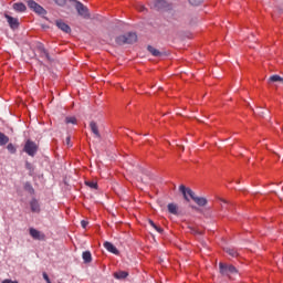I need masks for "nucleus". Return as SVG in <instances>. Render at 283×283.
Returning <instances> with one entry per match:
<instances>
[{"label":"nucleus","mask_w":283,"mask_h":283,"mask_svg":"<svg viewBox=\"0 0 283 283\" xmlns=\"http://www.w3.org/2000/svg\"><path fill=\"white\" fill-rule=\"evenodd\" d=\"M151 177L149 175H145V177H140V182H144V185H149V180Z\"/></svg>","instance_id":"obj_29"},{"label":"nucleus","mask_w":283,"mask_h":283,"mask_svg":"<svg viewBox=\"0 0 283 283\" xmlns=\"http://www.w3.org/2000/svg\"><path fill=\"white\" fill-rule=\"evenodd\" d=\"M190 6H200L205 0H188Z\"/></svg>","instance_id":"obj_31"},{"label":"nucleus","mask_w":283,"mask_h":283,"mask_svg":"<svg viewBox=\"0 0 283 283\" xmlns=\"http://www.w3.org/2000/svg\"><path fill=\"white\" fill-rule=\"evenodd\" d=\"M24 189H25V191H28L29 193H34V188L31 186V184L30 182H27L25 185H24Z\"/></svg>","instance_id":"obj_26"},{"label":"nucleus","mask_w":283,"mask_h":283,"mask_svg":"<svg viewBox=\"0 0 283 283\" xmlns=\"http://www.w3.org/2000/svg\"><path fill=\"white\" fill-rule=\"evenodd\" d=\"M86 187H90V189H98V184L94 180L85 181Z\"/></svg>","instance_id":"obj_24"},{"label":"nucleus","mask_w":283,"mask_h":283,"mask_svg":"<svg viewBox=\"0 0 283 283\" xmlns=\"http://www.w3.org/2000/svg\"><path fill=\"white\" fill-rule=\"evenodd\" d=\"M75 9L80 17L83 19H90V9L85 7L82 2L75 1Z\"/></svg>","instance_id":"obj_4"},{"label":"nucleus","mask_w":283,"mask_h":283,"mask_svg":"<svg viewBox=\"0 0 283 283\" xmlns=\"http://www.w3.org/2000/svg\"><path fill=\"white\" fill-rule=\"evenodd\" d=\"M8 143H10V137L3 133H0V146L8 145Z\"/></svg>","instance_id":"obj_20"},{"label":"nucleus","mask_w":283,"mask_h":283,"mask_svg":"<svg viewBox=\"0 0 283 283\" xmlns=\"http://www.w3.org/2000/svg\"><path fill=\"white\" fill-rule=\"evenodd\" d=\"M23 151H25V154H28V156H31L33 158V156H36V153L39 151V145H36V143L28 139L24 144Z\"/></svg>","instance_id":"obj_2"},{"label":"nucleus","mask_w":283,"mask_h":283,"mask_svg":"<svg viewBox=\"0 0 283 283\" xmlns=\"http://www.w3.org/2000/svg\"><path fill=\"white\" fill-rule=\"evenodd\" d=\"M140 10H142V11H143V10H145V7H142V9H140Z\"/></svg>","instance_id":"obj_39"},{"label":"nucleus","mask_w":283,"mask_h":283,"mask_svg":"<svg viewBox=\"0 0 283 283\" xmlns=\"http://www.w3.org/2000/svg\"><path fill=\"white\" fill-rule=\"evenodd\" d=\"M30 208L32 213H41V205H39V200L32 199L30 201Z\"/></svg>","instance_id":"obj_10"},{"label":"nucleus","mask_w":283,"mask_h":283,"mask_svg":"<svg viewBox=\"0 0 283 283\" xmlns=\"http://www.w3.org/2000/svg\"><path fill=\"white\" fill-rule=\"evenodd\" d=\"M87 224H90V222L85 221V220H82L81 221V227L82 229H87Z\"/></svg>","instance_id":"obj_33"},{"label":"nucleus","mask_w":283,"mask_h":283,"mask_svg":"<svg viewBox=\"0 0 283 283\" xmlns=\"http://www.w3.org/2000/svg\"><path fill=\"white\" fill-rule=\"evenodd\" d=\"M70 137H66V139H65V144L67 145V147H72V145L70 144Z\"/></svg>","instance_id":"obj_36"},{"label":"nucleus","mask_w":283,"mask_h":283,"mask_svg":"<svg viewBox=\"0 0 283 283\" xmlns=\"http://www.w3.org/2000/svg\"><path fill=\"white\" fill-rule=\"evenodd\" d=\"M13 10H15V12H25L27 8L23 2H18L13 4Z\"/></svg>","instance_id":"obj_15"},{"label":"nucleus","mask_w":283,"mask_h":283,"mask_svg":"<svg viewBox=\"0 0 283 283\" xmlns=\"http://www.w3.org/2000/svg\"><path fill=\"white\" fill-rule=\"evenodd\" d=\"M4 18L7 19L11 30H17V28H19V19L12 18V15H9L8 13L4 14Z\"/></svg>","instance_id":"obj_8"},{"label":"nucleus","mask_w":283,"mask_h":283,"mask_svg":"<svg viewBox=\"0 0 283 283\" xmlns=\"http://www.w3.org/2000/svg\"><path fill=\"white\" fill-rule=\"evenodd\" d=\"M148 223L150 224V227H153V229H155V231H157V233H164L165 230L157 226L156 223H154V220L149 219Z\"/></svg>","instance_id":"obj_22"},{"label":"nucleus","mask_w":283,"mask_h":283,"mask_svg":"<svg viewBox=\"0 0 283 283\" xmlns=\"http://www.w3.org/2000/svg\"><path fill=\"white\" fill-rule=\"evenodd\" d=\"M28 7L30 10H33V12H36V14H45V9H43V7H41L39 3L34 2V0H29Z\"/></svg>","instance_id":"obj_6"},{"label":"nucleus","mask_w":283,"mask_h":283,"mask_svg":"<svg viewBox=\"0 0 283 283\" xmlns=\"http://www.w3.org/2000/svg\"><path fill=\"white\" fill-rule=\"evenodd\" d=\"M57 6H65V0H53Z\"/></svg>","instance_id":"obj_35"},{"label":"nucleus","mask_w":283,"mask_h":283,"mask_svg":"<svg viewBox=\"0 0 283 283\" xmlns=\"http://www.w3.org/2000/svg\"><path fill=\"white\" fill-rule=\"evenodd\" d=\"M65 123H66L67 125H70V123H71L72 125H76V119H75V117H66V118H65Z\"/></svg>","instance_id":"obj_30"},{"label":"nucleus","mask_w":283,"mask_h":283,"mask_svg":"<svg viewBox=\"0 0 283 283\" xmlns=\"http://www.w3.org/2000/svg\"><path fill=\"white\" fill-rule=\"evenodd\" d=\"M179 149H181V151H185V146H179Z\"/></svg>","instance_id":"obj_38"},{"label":"nucleus","mask_w":283,"mask_h":283,"mask_svg":"<svg viewBox=\"0 0 283 283\" xmlns=\"http://www.w3.org/2000/svg\"><path fill=\"white\" fill-rule=\"evenodd\" d=\"M136 41H138V35L134 32H128L115 39L117 45H132L133 43H136Z\"/></svg>","instance_id":"obj_1"},{"label":"nucleus","mask_w":283,"mask_h":283,"mask_svg":"<svg viewBox=\"0 0 283 283\" xmlns=\"http://www.w3.org/2000/svg\"><path fill=\"white\" fill-rule=\"evenodd\" d=\"M179 191H181L185 200H187V202H189V198H191V200H195L196 192H193V190H191V188H187L184 185L179 186Z\"/></svg>","instance_id":"obj_5"},{"label":"nucleus","mask_w":283,"mask_h":283,"mask_svg":"<svg viewBox=\"0 0 283 283\" xmlns=\"http://www.w3.org/2000/svg\"><path fill=\"white\" fill-rule=\"evenodd\" d=\"M191 207V209H195L196 211H198V207H196V206H190Z\"/></svg>","instance_id":"obj_37"},{"label":"nucleus","mask_w":283,"mask_h":283,"mask_svg":"<svg viewBox=\"0 0 283 283\" xmlns=\"http://www.w3.org/2000/svg\"><path fill=\"white\" fill-rule=\"evenodd\" d=\"M269 83H283V78L280 75H272L269 78Z\"/></svg>","instance_id":"obj_23"},{"label":"nucleus","mask_w":283,"mask_h":283,"mask_svg":"<svg viewBox=\"0 0 283 283\" xmlns=\"http://www.w3.org/2000/svg\"><path fill=\"white\" fill-rule=\"evenodd\" d=\"M90 127L95 138H98V140H101V132L98 130V125L96 124V122H91Z\"/></svg>","instance_id":"obj_12"},{"label":"nucleus","mask_w":283,"mask_h":283,"mask_svg":"<svg viewBox=\"0 0 283 283\" xmlns=\"http://www.w3.org/2000/svg\"><path fill=\"white\" fill-rule=\"evenodd\" d=\"M165 0H153L150 8L154 10H163V8H165Z\"/></svg>","instance_id":"obj_11"},{"label":"nucleus","mask_w":283,"mask_h":283,"mask_svg":"<svg viewBox=\"0 0 283 283\" xmlns=\"http://www.w3.org/2000/svg\"><path fill=\"white\" fill-rule=\"evenodd\" d=\"M55 24L57 25L59 30H62V32H65L66 34H70L72 32L70 25L63 22V20H56Z\"/></svg>","instance_id":"obj_9"},{"label":"nucleus","mask_w":283,"mask_h":283,"mask_svg":"<svg viewBox=\"0 0 283 283\" xmlns=\"http://www.w3.org/2000/svg\"><path fill=\"white\" fill-rule=\"evenodd\" d=\"M25 167L28 170H30V174H34V167L29 161L25 163Z\"/></svg>","instance_id":"obj_32"},{"label":"nucleus","mask_w":283,"mask_h":283,"mask_svg":"<svg viewBox=\"0 0 283 283\" xmlns=\"http://www.w3.org/2000/svg\"><path fill=\"white\" fill-rule=\"evenodd\" d=\"M42 275L46 283H52V281H50V276H48V273L44 272Z\"/></svg>","instance_id":"obj_34"},{"label":"nucleus","mask_w":283,"mask_h":283,"mask_svg":"<svg viewBox=\"0 0 283 283\" xmlns=\"http://www.w3.org/2000/svg\"><path fill=\"white\" fill-rule=\"evenodd\" d=\"M193 202H196V205H198V207H207V198L205 197H196L195 199H192Z\"/></svg>","instance_id":"obj_14"},{"label":"nucleus","mask_w":283,"mask_h":283,"mask_svg":"<svg viewBox=\"0 0 283 283\" xmlns=\"http://www.w3.org/2000/svg\"><path fill=\"white\" fill-rule=\"evenodd\" d=\"M82 258H83L85 264H90V262H92V252H90V251L83 252Z\"/></svg>","instance_id":"obj_19"},{"label":"nucleus","mask_w":283,"mask_h":283,"mask_svg":"<svg viewBox=\"0 0 283 283\" xmlns=\"http://www.w3.org/2000/svg\"><path fill=\"white\" fill-rule=\"evenodd\" d=\"M29 233L33 240H45V234L34 228H30Z\"/></svg>","instance_id":"obj_7"},{"label":"nucleus","mask_w":283,"mask_h":283,"mask_svg":"<svg viewBox=\"0 0 283 283\" xmlns=\"http://www.w3.org/2000/svg\"><path fill=\"white\" fill-rule=\"evenodd\" d=\"M128 275H129V273H127L125 271H119V272L114 273V277L116 280H125V277H127Z\"/></svg>","instance_id":"obj_18"},{"label":"nucleus","mask_w":283,"mask_h":283,"mask_svg":"<svg viewBox=\"0 0 283 283\" xmlns=\"http://www.w3.org/2000/svg\"><path fill=\"white\" fill-rule=\"evenodd\" d=\"M188 229H189L190 233H192V235H200V233H202V232H200V230H198L191 226L188 227Z\"/></svg>","instance_id":"obj_27"},{"label":"nucleus","mask_w":283,"mask_h":283,"mask_svg":"<svg viewBox=\"0 0 283 283\" xmlns=\"http://www.w3.org/2000/svg\"><path fill=\"white\" fill-rule=\"evenodd\" d=\"M147 50L153 56H163V53L151 45H148Z\"/></svg>","instance_id":"obj_17"},{"label":"nucleus","mask_w":283,"mask_h":283,"mask_svg":"<svg viewBox=\"0 0 283 283\" xmlns=\"http://www.w3.org/2000/svg\"><path fill=\"white\" fill-rule=\"evenodd\" d=\"M104 248L106 249V251H108L109 253H114V255H118V249H116L112 242L106 241L104 242Z\"/></svg>","instance_id":"obj_13"},{"label":"nucleus","mask_w":283,"mask_h":283,"mask_svg":"<svg viewBox=\"0 0 283 283\" xmlns=\"http://www.w3.org/2000/svg\"><path fill=\"white\" fill-rule=\"evenodd\" d=\"M7 149L10 151V154H17V148L13 144H8Z\"/></svg>","instance_id":"obj_28"},{"label":"nucleus","mask_w":283,"mask_h":283,"mask_svg":"<svg viewBox=\"0 0 283 283\" xmlns=\"http://www.w3.org/2000/svg\"><path fill=\"white\" fill-rule=\"evenodd\" d=\"M41 54L42 56H45L48 61H52V59L50 57V53L48 52V50H45V48L41 49Z\"/></svg>","instance_id":"obj_25"},{"label":"nucleus","mask_w":283,"mask_h":283,"mask_svg":"<svg viewBox=\"0 0 283 283\" xmlns=\"http://www.w3.org/2000/svg\"><path fill=\"white\" fill-rule=\"evenodd\" d=\"M224 251L228 253V255H231V258H238L239 255L238 250L233 248H226Z\"/></svg>","instance_id":"obj_21"},{"label":"nucleus","mask_w":283,"mask_h":283,"mask_svg":"<svg viewBox=\"0 0 283 283\" xmlns=\"http://www.w3.org/2000/svg\"><path fill=\"white\" fill-rule=\"evenodd\" d=\"M219 269L221 275H227L228 277L229 275H234V273H238V269H235V266L224 263H219Z\"/></svg>","instance_id":"obj_3"},{"label":"nucleus","mask_w":283,"mask_h":283,"mask_svg":"<svg viewBox=\"0 0 283 283\" xmlns=\"http://www.w3.org/2000/svg\"><path fill=\"white\" fill-rule=\"evenodd\" d=\"M168 211L172 216H178V205H176V203H168Z\"/></svg>","instance_id":"obj_16"}]
</instances>
